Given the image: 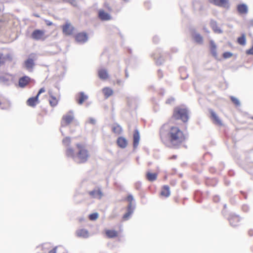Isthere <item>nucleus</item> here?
Instances as JSON below:
<instances>
[{
	"instance_id": "f257e3e1",
	"label": "nucleus",
	"mask_w": 253,
	"mask_h": 253,
	"mask_svg": "<svg viewBox=\"0 0 253 253\" xmlns=\"http://www.w3.org/2000/svg\"><path fill=\"white\" fill-rule=\"evenodd\" d=\"M78 152L75 154L72 148L69 147L66 150V155L68 157H72L77 163H84L86 162L89 157L88 151L84 146L80 144H77Z\"/></svg>"
},
{
	"instance_id": "f03ea898",
	"label": "nucleus",
	"mask_w": 253,
	"mask_h": 253,
	"mask_svg": "<svg viewBox=\"0 0 253 253\" xmlns=\"http://www.w3.org/2000/svg\"><path fill=\"white\" fill-rule=\"evenodd\" d=\"M169 134L170 141L174 145L181 143L185 139L182 131L177 127H171Z\"/></svg>"
},
{
	"instance_id": "7ed1b4c3",
	"label": "nucleus",
	"mask_w": 253,
	"mask_h": 253,
	"mask_svg": "<svg viewBox=\"0 0 253 253\" xmlns=\"http://www.w3.org/2000/svg\"><path fill=\"white\" fill-rule=\"evenodd\" d=\"M173 117L176 119H180L183 122L188 120L187 110L185 108L177 107L174 110Z\"/></svg>"
},
{
	"instance_id": "20e7f679",
	"label": "nucleus",
	"mask_w": 253,
	"mask_h": 253,
	"mask_svg": "<svg viewBox=\"0 0 253 253\" xmlns=\"http://www.w3.org/2000/svg\"><path fill=\"white\" fill-rule=\"evenodd\" d=\"M73 119V113L70 111L63 117L62 121L61 122V126H63L69 125L72 122Z\"/></svg>"
},
{
	"instance_id": "39448f33",
	"label": "nucleus",
	"mask_w": 253,
	"mask_h": 253,
	"mask_svg": "<svg viewBox=\"0 0 253 253\" xmlns=\"http://www.w3.org/2000/svg\"><path fill=\"white\" fill-rule=\"evenodd\" d=\"M62 30L64 34L71 35L73 34L74 27L69 22H66L65 24L62 26Z\"/></svg>"
},
{
	"instance_id": "423d86ee",
	"label": "nucleus",
	"mask_w": 253,
	"mask_h": 253,
	"mask_svg": "<svg viewBox=\"0 0 253 253\" xmlns=\"http://www.w3.org/2000/svg\"><path fill=\"white\" fill-rule=\"evenodd\" d=\"M44 31L40 30H36L33 31L31 35L32 39L35 40H40L43 38Z\"/></svg>"
},
{
	"instance_id": "0eeeda50",
	"label": "nucleus",
	"mask_w": 253,
	"mask_h": 253,
	"mask_svg": "<svg viewBox=\"0 0 253 253\" xmlns=\"http://www.w3.org/2000/svg\"><path fill=\"white\" fill-rule=\"evenodd\" d=\"M211 2L216 5L223 7L226 9L229 8L230 6L228 0H212Z\"/></svg>"
},
{
	"instance_id": "6e6552de",
	"label": "nucleus",
	"mask_w": 253,
	"mask_h": 253,
	"mask_svg": "<svg viewBox=\"0 0 253 253\" xmlns=\"http://www.w3.org/2000/svg\"><path fill=\"white\" fill-rule=\"evenodd\" d=\"M12 80V76L10 74L0 75V83L5 85H8Z\"/></svg>"
},
{
	"instance_id": "1a4fd4ad",
	"label": "nucleus",
	"mask_w": 253,
	"mask_h": 253,
	"mask_svg": "<svg viewBox=\"0 0 253 253\" xmlns=\"http://www.w3.org/2000/svg\"><path fill=\"white\" fill-rule=\"evenodd\" d=\"M76 41L81 43H84L88 40V37L85 33H80L76 36Z\"/></svg>"
},
{
	"instance_id": "9d476101",
	"label": "nucleus",
	"mask_w": 253,
	"mask_h": 253,
	"mask_svg": "<svg viewBox=\"0 0 253 253\" xmlns=\"http://www.w3.org/2000/svg\"><path fill=\"white\" fill-rule=\"evenodd\" d=\"M89 195L93 198L99 199H100L103 196L102 192L98 188H95L93 190L89 192Z\"/></svg>"
},
{
	"instance_id": "9b49d317",
	"label": "nucleus",
	"mask_w": 253,
	"mask_h": 253,
	"mask_svg": "<svg viewBox=\"0 0 253 253\" xmlns=\"http://www.w3.org/2000/svg\"><path fill=\"white\" fill-rule=\"evenodd\" d=\"M76 234L78 237L83 238H87L89 236L88 231L85 229L77 230Z\"/></svg>"
},
{
	"instance_id": "f8f14e48",
	"label": "nucleus",
	"mask_w": 253,
	"mask_h": 253,
	"mask_svg": "<svg viewBox=\"0 0 253 253\" xmlns=\"http://www.w3.org/2000/svg\"><path fill=\"white\" fill-rule=\"evenodd\" d=\"M210 51L211 53L215 58H217V53L216 51L217 46L216 44L214 43V41L212 40H211L210 41Z\"/></svg>"
},
{
	"instance_id": "ddd939ff",
	"label": "nucleus",
	"mask_w": 253,
	"mask_h": 253,
	"mask_svg": "<svg viewBox=\"0 0 253 253\" xmlns=\"http://www.w3.org/2000/svg\"><path fill=\"white\" fill-rule=\"evenodd\" d=\"M25 67L27 70L31 72L35 65L34 60L29 58L27 60L25 61Z\"/></svg>"
},
{
	"instance_id": "4468645a",
	"label": "nucleus",
	"mask_w": 253,
	"mask_h": 253,
	"mask_svg": "<svg viewBox=\"0 0 253 253\" xmlns=\"http://www.w3.org/2000/svg\"><path fill=\"white\" fill-rule=\"evenodd\" d=\"M117 144L120 147L125 148L127 145V141L123 137H119L117 139Z\"/></svg>"
},
{
	"instance_id": "2eb2a0df",
	"label": "nucleus",
	"mask_w": 253,
	"mask_h": 253,
	"mask_svg": "<svg viewBox=\"0 0 253 253\" xmlns=\"http://www.w3.org/2000/svg\"><path fill=\"white\" fill-rule=\"evenodd\" d=\"M98 15L100 19L102 20H109L111 18V16L103 10H100L99 11Z\"/></svg>"
},
{
	"instance_id": "dca6fc26",
	"label": "nucleus",
	"mask_w": 253,
	"mask_h": 253,
	"mask_svg": "<svg viewBox=\"0 0 253 253\" xmlns=\"http://www.w3.org/2000/svg\"><path fill=\"white\" fill-rule=\"evenodd\" d=\"M140 140V135L139 131L137 129L135 130L134 133L133 134V147L134 148H136Z\"/></svg>"
},
{
	"instance_id": "f3484780",
	"label": "nucleus",
	"mask_w": 253,
	"mask_h": 253,
	"mask_svg": "<svg viewBox=\"0 0 253 253\" xmlns=\"http://www.w3.org/2000/svg\"><path fill=\"white\" fill-rule=\"evenodd\" d=\"M192 37L196 42L200 44L203 43V37L199 33L196 32H194L192 34Z\"/></svg>"
},
{
	"instance_id": "a211bd4d",
	"label": "nucleus",
	"mask_w": 253,
	"mask_h": 253,
	"mask_svg": "<svg viewBox=\"0 0 253 253\" xmlns=\"http://www.w3.org/2000/svg\"><path fill=\"white\" fill-rule=\"evenodd\" d=\"M30 78L27 76L21 78L19 80V85L21 87H25L29 83Z\"/></svg>"
},
{
	"instance_id": "6ab92c4d",
	"label": "nucleus",
	"mask_w": 253,
	"mask_h": 253,
	"mask_svg": "<svg viewBox=\"0 0 253 253\" xmlns=\"http://www.w3.org/2000/svg\"><path fill=\"white\" fill-rule=\"evenodd\" d=\"M38 98L39 97L36 95V96L34 97L29 98L27 101V105L31 107L35 106L38 103Z\"/></svg>"
},
{
	"instance_id": "aec40b11",
	"label": "nucleus",
	"mask_w": 253,
	"mask_h": 253,
	"mask_svg": "<svg viewBox=\"0 0 253 253\" xmlns=\"http://www.w3.org/2000/svg\"><path fill=\"white\" fill-rule=\"evenodd\" d=\"M170 191L169 186L168 185L164 186L161 192V195L166 197H168L170 196Z\"/></svg>"
},
{
	"instance_id": "412c9836",
	"label": "nucleus",
	"mask_w": 253,
	"mask_h": 253,
	"mask_svg": "<svg viewBox=\"0 0 253 253\" xmlns=\"http://www.w3.org/2000/svg\"><path fill=\"white\" fill-rule=\"evenodd\" d=\"M134 209L135 207H131V205L130 206H128L127 212L123 216V219L124 220H127L131 214L133 213Z\"/></svg>"
},
{
	"instance_id": "4be33fe9",
	"label": "nucleus",
	"mask_w": 253,
	"mask_h": 253,
	"mask_svg": "<svg viewBox=\"0 0 253 253\" xmlns=\"http://www.w3.org/2000/svg\"><path fill=\"white\" fill-rule=\"evenodd\" d=\"M98 76L102 80H106L108 77V74L106 69H101L98 71Z\"/></svg>"
},
{
	"instance_id": "5701e85b",
	"label": "nucleus",
	"mask_w": 253,
	"mask_h": 253,
	"mask_svg": "<svg viewBox=\"0 0 253 253\" xmlns=\"http://www.w3.org/2000/svg\"><path fill=\"white\" fill-rule=\"evenodd\" d=\"M211 26L215 33L220 34L222 32V30L217 27L216 21L211 20Z\"/></svg>"
},
{
	"instance_id": "b1692460",
	"label": "nucleus",
	"mask_w": 253,
	"mask_h": 253,
	"mask_svg": "<svg viewBox=\"0 0 253 253\" xmlns=\"http://www.w3.org/2000/svg\"><path fill=\"white\" fill-rule=\"evenodd\" d=\"M210 113H211V114L213 119L214 120V121L215 122V123H216V124H217L219 126H222V122L220 120V119H219V118L218 117V116L216 115V114L212 110H211Z\"/></svg>"
},
{
	"instance_id": "393cba45",
	"label": "nucleus",
	"mask_w": 253,
	"mask_h": 253,
	"mask_svg": "<svg viewBox=\"0 0 253 253\" xmlns=\"http://www.w3.org/2000/svg\"><path fill=\"white\" fill-rule=\"evenodd\" d=\"M238 10L241 14H245L248 12V7L245 4H240L237 7Z\"/></svg>"
},
{
	"instance_id": "a878e982",
	"label": "nucleus",
	"mask_w": 253,
	"mask_h": 253,
	"mask_svg": "<svg viewBox=\"0 0 253 253\" xmlns=\"http://www.w3.org/2000/svg\"><path fill=\"white\" fill-rule=\"evenodd\" d=\"M88 96L86 95H85L84 92H81L79 95V98L77 100L78 103L80 105H81L83 103V102L87 99Z\"/></svg>"
},
{
	"instance_id": "bb28decb",
	"label": "nucleus",
	"mask_w": 253,
	"mask_h": 253,
	"mask_svg": "<svg viewBox=\"0 0 253 253\" xmlns=\"http://www.w3.org/2000/svg\"><path fill=\"white\" fill-rule=\"evenodd\" d=\"M157 175L155 173L148 172L147 173V178L150 181H153L157 178Z\"/></svg>"
},
{
	"instance_id": "cd10ccee",
	"label": "nucleus",
	"mask_w": 253,
	"mask_h": 253,
	"mask_svg": "<svg viewBox=\"0 0 253 253\" xmlns=\"http://www.w3.org/2000/svg\"><path fill=\"white\" fill-rule=\"evenodd\" d=\"M103 92L104 95L107 98L112 94L113 90L109 87H105L103 89Z\"/></svg>"
},
{
	"instance_id": "c85d7f7f",
	"label": "nucleus",
	"mask_w": 253,
	"mask_h": 253,
	"mask_svg": "<svg viewBox=\"0 0 253 253\" xmlns=\"http://www.w3.org/2000/svg\"><path fill=\"white\" fill-rule=\"evenodd\" d=\"M112 130L115 133L119 134L122 131V128L120 126L116 125L113 126Z\"/></svg>"
},
{
	"instance_id": "c756f323",
	"label": "nucleus",
	"mask_w": 253,
	"mask_h": 253,
	"mask_svg": "<svg viewBox=\"0 0 253 253\" xmlns=\"http://www.w3.org/2000/svg\"><path fill=\"white\" fill-rule=\"evenodd\" d=\"M49 94L51 98V99L49 100L50 104L52 106H56L58 103V100L56 98V97L53 96V95H51L50 93Z\"/></svg>"
},
{
	"instance_id": "7c9ffc66",
	"label": "nucleus",
	"mask_w": 253,
	"mask_h": 253,
	"mask_svg": "<svg viewBox=\"0 0 253 253\" xmlns=\"http://www.w3.org/2000/svg\"><path fill=\"white\" fill-rule=\"evenodd\" d=\"M238 42L240 44L242 45H244L246 44V39L245 34H243L241 37L238 38Z\"/></svg>"
},
{
	"instance_id": "2f4dec72",
	"label": "nucleus",
	"mask_w": 253,
	"mask_h": 253,
	"mask_svg": "<svg viewBox=\"0 0 253 253\" xmlns=\"http://www.w3.org/2000/svg\"><path fill=\"white\" fill-rule=\"evenodd\" d=\"M106 234L109 238H113L117 235V232L115 230H107Z\"/></svg>"
},
{
	"instance_id": "473e14b6",
	"label": "nucleus",
	"mask_w": 253,
	"mask_h": 253,
	"mask_svg": "<svg viewBox=\"0 0 253 253\" xmlns=\"http://www.w3.org/2000/svg\"><path fill=\"white\" fill-rule=\"evenodd\" d=\"M239 220V219L238 218V217L237 216H234V217H231V218H230L229 219V222H230V224L233 226H235L236 225L234 223V222H235V221H237V222H238Z\"/></svg>"
},
{
	"instance_id": "72a5a7b5",
	"label": "nucleus",
	"mask_w": 253,
	"mask_h": 253,
	"mask_svg": "<svg viewBox=\"0 0 253 253\" xmlns=\"http://www.w3.org/2000/svg\"><path fill=\"white\" fill-rule=\"evenodd\" d=\"M63 143L64 145L69 146L71 143V139L69 137H66L62 140Z\"/></svg>"
},
{
	"instance_id": "f704fd0d",
	"label": "nucleus",
	"mask_w": 253,
	"mask_h": 253,
	"mask_svg": "<svg viewBox=\"0 0 253 253\" xmlns=\"http://www.w3.org/2000/svg\"><path fill=\"white\" fill-rule=\"evenodd\" d=\"M89 219L91 220H95L98 217V213L97 212L93 213L89 215Z\"/></svg>"
},
{
	"instance_id": "c9c22d12",
	"label": "nucleus",
	"mask_w": 253,
	"mask_h": 253,
	"mask_svg": "<svg viewBox=\"0 0 253 253\" xmlns=\"http://www.w3.org/2000/svg\"><path fill=\"white\" fill-rule=\"evenodd\" d=\"M127 200L129 202L128 206H130L131 205V207H135V206L132 204V201H133V197L132 195H129L127 198Z\"/></svg>"
},
{
	"instance_id": "e433bc0d",
	"label": "nucleus",
	"mask_w": 253,
	"mask_h": 253,
	"mask_svg": "<svg viewBox=\"0 0 253 253\" xmlns=\"http://www.w3.org/2000/svg\"><path fill=\"white\" fill-rule=\"evenodd\" d=\"M231 99L232 101L236 105L239 106L240 105V102L239 99L235 97L231 96Z\"/></svg>"
},
{
	"instance_id": "4c0bfd02",
	"label": "nucleus",
	"mask_w": 253,
	"mask_h": 253,
	"mask_svg": "<svg viewBox=\"0 0 253 253\" xmlns=\"http://www.w3.org/2000/svg\"><path fill=\"white\" fill-rule=\"evenodd\" d=\"M233 54L230 52H225L223 53V56L224 58H229L232 56Z\"/></svg>"
},
{
	"instance_id": "58836bf2",
	"label": "nucleus",
	"mask_w": 253,
	"mask_h": 253,
	"mask_svg": "<svg viewBox=\"0 0 253 253\" xmlns=\"http://www.w3.org/2000/svg\"><path fill=\"white\" fill-rule=\"evenodd\" d=\"M65 1L69 2L72 5L74 6H76L77 4V2L75 0H64Z\"/></svg>"
},
{
	"instance_id": "ea45409f",
	"label": "nucleus",
	"mask_w": 253,
	"mask_h": 253,
	"mask_svg": "<svg viewBox=\"0 0 253 253\" xmlns=\"http://www.w3.org/2000/svg\"><path fill=\"white\" fill-rule=\"evenodd\" d=\"M4 62V58L2 54L0 53V66Z\"/></svg>"
},
{
	"instance_id": "a19ab883",
	"label": "nucleus",
	"mask_w": 253,
	"mask_h": 253,
	"mask_svg": "<svg viewBox=\"0 0 253 253\" xmlns=\"http://www.w3.org/2000/svg\"><path fill=\"white\" fill-rule=\"evenodd\" d=\"M167 126V125H164L161 128V130H160V133H161V135L162 136L164 134V130L166 128Z\"/></svg>"
},
{
	"instance_id": "79ce46f5",
	"label": "nucleus",
	"mask_w": 253,
	"mask_h": 253,
	"mask_svg": "<svg viewBox=\"0 0 253 253\" xmlns=\"http://www.w3.org/2000/svg\"><path fill=\"white\" fill-rule=\"evenodd\" d=\"M246 53L248 54L253 55V45L251 49L247 50Z\"/></svg>"
},
{
	"instance_id": "37998d69",
	"label": "nucleus",
	"mask_w": 253,
	"mask_h": 253,
	"mask_svg": "<svg viewBox=\"0 0 253 253\" xmlns=\"http://www.w3.org/2000/svg\"><path fill=\"white\" fill-rule=\"evenodd\" d=\"M44 92H45V89H44V88H41L39 90V92H38V93L37 94V96L39 97V95H40V94H41V93H42Z\"/></svg>"
},
{
	"instance_id": "c03bdc74",
	"label": "nucleus",
	"mask_w": 253,
	"mask_h": 253,
	"mask_svg": "<svg viewBox=\"0 0 253 253\" xmlns=\"http://www.w3.org/2000/svg\"><path fill=\"white\" fill-rule=\"evenodd\" d=\"M88 122L91 124L94 125L95 124L96 121L93 118H89L88 120Z\"/></svg>"
},
{
	"instance_id": "a18cd8bd",
	"label": "nucleus",
	"mask_w": 253,
	"mask_h": 253,
	"mask_svg": "<svg viewBox=\"0 0 253 253\" xmlns=\"http://www.w3.org/2000/svg\"><path fill=\"white\" fill-rule=\"evenodd\" d=\"M173 101H174V98H170L168 99L167 100L166 103L167 104H170Z\"/></svg>"
},
{
	"instance_id": "49530a36",
	"label": "nucleus",
	"mask_w": 253,
	"mask_h": 253,
	"mask_svg": "<svg viewBox=\"0 0 253 253\" xmlns=\"http://www.w3.org/2000/svg\"><path fill=\"white\" fill-rule=\"evenodd\" d=\"M57 247H55L52 250L50 251L48 253H56Z\"/></svg>"
},
{
	"instance_id": "de8ad7c7",
	"label": "nucleus",
	"mask_w": 253,
	"mask_h": 253,
	"mask_svg": "<svg viewBox=\"0 0 253 253\" xmlns=\"http://www.w3.org/2000/svg\"><path fill=\"white\" fill-rule=\"evenodd\" d=\"M45 22L46 25L48 26H51L52 25V22L49 20H45Z\"/></svg>"
},
{
	"instance_id": "09e8293b",
	"label": "nucleus",
	"mask_w": 253,
	"mask_h": 253,
	"mask_svg": "<svg viewBox=\"0 0 253 253\" xmlns=\"http://www.w3.org/2000/svg\"><path fill=\"white\" fill-rule=\"evenodd\" d=\"M204 30L205 32L209 33V31L207 28H204Z\"/></svg>"
},
{
	"instance_id": "8fccbe9b",
	"label": "nucleus",
	"mask_w": 253,
	"mask_h": 253,
	"mask_svg": "<svg viewBox=\"0 0 253 253\" xmlns=\"http://www.w3.org/2000/svg\"><path fill=\"white\" fill-rule=\"evenodd\" d=\"M250 24L251 25L253 26V20L250 21Z\"/></svg>"
},
{
	"instance_id": "3c124183",
	"label": "nucleus",
	"mask_w": 253,
	"mask_h": 253,
	"mask_svg": "<svg viewBox=\"0 0 253 253\" xmlns=\"http://www.w3.org/2000/svg\"><path fill=\"white\" fill-rule=\"evenodd\" d=\"M34 15L37 17H39L40 16L37 14H34Z\"/></svg>"
},
{
	"instance_id": "603ef678",
	"label": "nucleus",
	"mask_w": 253,
	"mask_h": 253,
	"mask_svg": "<svg viewBox=\"0 0 253 253\" xmlns=\"http://www.w3.org/2000/svg\"><path fill=\"white\" fill-rule=\"evenodd\" d=\"M126 78H127L128 77V73L126 72Z\"/></svg>"
},
{
	"instance_id": "864d4df0",
	"label": "nucleus",
	"mask_w": 253,
	"mask_h": 253,
	"mask_svg": "<svg viewBox=\"0 0 253 253\" xmlns=\"http://www.w3.org/2000/svg\"><path fill=\"white\" fill-rule=\"evenodd\" d=\"M252 118H253V117Z\"/></svg>"
}]
</instances>
